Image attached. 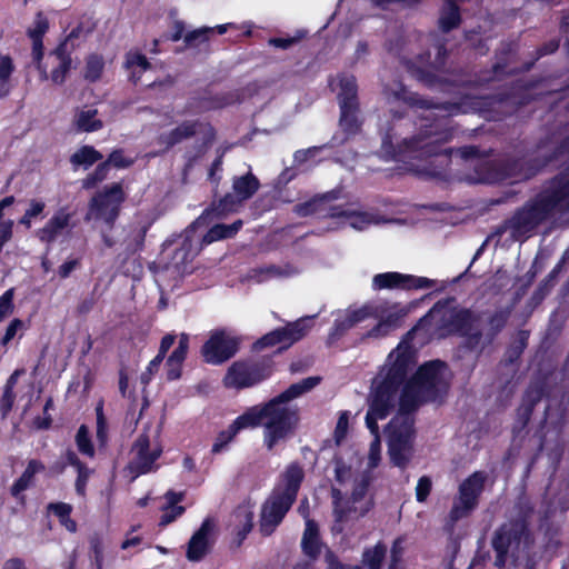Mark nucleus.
<instances>
[{
  "mask_svg": "<svg viewBox=\"0 0 569 569\" xmlns=\"http://www.w3.org/2000/svg\"><path fill=\"white\" fill-rule=\"evenodd\" d=\"M385 98L393 111L402 107L412 117H418V132L401 137L405 123H393L383 137L381 157L405 164L403 169L421 176L438 177L450 163V149L446 148L453 137L450 116L467 112L461 103L432 104L428 100L408 92L400 82L383 89Z\"/></svg>",
  "mask_w": 569,
  "mask_h": 569,
  "instance_id": "obj_1",
  "label": "nucleus"
},
{
  "mask_svg": "<svg viewBox=\"0 0 569 569\" xmlns=\"http://www.w3.org/2000/svg\"><path fill=\"white\" fill-rule=\"evenodd\" d=\"M425 395L370 393L368 399L369 410L366 416V425L371 433L379 432L378 420L386 419L396 405L399 406L398 413L387 428L388 453L391 462L399 468H405L411 458L415 430L410 412L419 406L422 401L421 397Z\"/></svg>",
  "mask_w": 569,
  "mask_h": 569,
  "instance_id": "obj_2",
  "label": "nucleus"
},
{
  "mask_svg": "<svg viewBox=\"0 0 569 569\" xmlns=\"http://www.w3.org/2000/svg\"><path fill=\"white\" fill-rule=\"evenodd\" d=\"M413 363L411 350L398 346L372 379L371 391H439L447 386L450 373L445 362H426L407 380Z\"/></svg>",
  "mask_w": 569,
  "mask_h": 569,
  "instance_id": "obj_3",
  "label": "nucleus"
},
{
  "mask_svg": "<svg viewBox=\"0 0 569 569\" xmlns=\"http://www.w3.org/2000/svg\"><path fill=\"white\" fill-rule=\"evenodd\" d=\"M569 210V180L565 177L551 181L538 197L509 219L505 228L515 240L526 238L553 212Z\"/></svg>",
  "mask_w": 569,
  "mask_h": 569,
  "instance_id": "obj_4",
  "label": "nucleus"
},
{
  "mask_svg": "<svg viewBox=\"0 0 569 569\" xmlns=\"http://www.w3.org/2000/svg\"><path fill=\"white\" fill-rule=\"evenodd\" d=\"M479 315L457 307L452 300L437 302L430 311L420 319L417 329H425L440 338L458 333L467 339L471 349L480 346Z\"/></svg>",
  "mask_w": 569,
  "mask_h": 569,
  "instance_id": "obj_5",
  "label": "nucleus"
},
{
  "mask_svg": "<svg viewBox=\"0 0 569 569\" xmlns=\"http://www.w3.org/2000/svg\"><path fill=\"white\" fill-rule=\"evenodd\" d=\"M338 192L331 191L298 204L295 211L300 217L317 216L328 219V230H339L347 226L362 231L381 222L377 213L359 210L353 204H333Z\"/></svg>",
  "mask_w": 569,
  "mask_h": 569,
  "instance_id": "obj_6",
  "label": "nucleus"
},
{
  "mask_svg": "<svg viewBox=\"0 0 569 569\" xmlns=\"http://www.w3.org/2000/svg\"><path fill=\"white\" fill-rule=\"evenodd\" d=\"M290 395L281 393L277 399L263 406L251 407L246 411L247 415L252 416V428L263 427V445L269 451L278 443L286 441L298 425L297 411L286 405Z\"/></svg>",
  "mask_w": 569,
  "mask_h": 569,
  "instance_id": "obj_7",
  "label": "nucleus"
},
{
  "mask_svg": "<svg viewBox=\"0 0 569 569\" xmlns=\"http://www.w3.org/2000/svg\"><path fill=\"white\" fill-rule=\"evenodd\" d=\"M492 545L497 553V567H505L509 561L515 566L525 563L529 569L535 566L533 539L523 521L502 525L496 532Z\"/></svg>",
  "mask_w": 569,
  "mask_h": 569,
  "instance_id": "obj_8",
  "label": "nucleus"
},
{
  "mask_svg": "<svg viewBox=\"0 0 569 569\" xmlns=\"http://www.w3.org/2000/svg\"><path fill=\"white\" fill-rule=\"evenodd\" d=\"M303 479V470L298 463L289 465L282 473L279 483L264 502L260 519V531L271 535L296 500Z\"/></svg>",
  "mask_w": 569,
  "mask_h": 569,
  "instance_id": "obj_9",
  "label": "nucleus"
},
{
  "mask_svg": "<svg viewBox=\"0 0 569 569\" xmlns=\"http://www.w3.org/2000/svg\"><path fill=\"white\" fill-rule=\"evenodd\" d=\"M369 483L370 477L367 472L356 478L348 500L342 498L340 490L332 489L335 521L331 530L335 535L351 528L355 521L371 509L372 501L366 496Z\"/></svg>",
  "mask_w": 569,
  "mask_h": 569,
  "instance_id": "obj_10",
  "label": "nucleus"
},
{
  "mask_svg": "<svg viewBox=\"0 0 569 569\" xmlns=\"http://www.w3.org/2000/svg\"><path fill=\"white\" fill-rule=\"evenodd\" d=\"M337 92L340 107V126L348 133H355L360 127L358 119V86L355 76L341 73L330 81Z\"/></svg>",
  "mask_w": 569,
  "mask_h": 569,
  "instance_id": "obj_11",
  "label": "nucleus"
},
{
  "mask_svg": "<svg viewBox=\"0 0 569 569\" xmlns=\"http://www.w3.org/2000/svg\"><path fill=\"white\" fill-rule=\"evenodd\" d=\"M488 478L486 471L479 470L472 472L460 483L458 495L449 512L452 522L468 517L477 508Z\"/></svg>",
  "mask_w": 569,
  "mask_h": 569,
  "instance_id": "obj_12",
  "label": "nucleus"
},
{
  "mask_svg": "<svg viewBox=\"0 0 569 569\" xmlns=\"http://www.w3.org/2000/svg\"><path fill=\"white\" fill-rule=\"evenodd\" d=\"M162 453V447L158 441H151L146 433L140 435L130 451V460L127 470L132 479L158 469L157 460Z\"/></svg>",
  "mask_w": 569,
  "mask_h": 569,
  "instance_id": "obj_13",
  "label": "nucleus"
},
{
  "mask_svg": "<svg viewBox=\"0 0 569 569\" xmlns=\"http://www.w3.org/2000/svg\"><path fill=\"white\" fill-rule=\"evenodd\" d=\"M124 200L122 188L114 183L94 196L89 204L86 220H100L111 226L119 214V209Z\"/></svg>",
  "mask_w": 569,
  "mask_h": 569,
  "instance_id": "obj_14",
  "label": "nucleus"
},
{
  "mask_svg": "<svg viewBox=\"0 0 569 569\" xmlns=\"http://www.w3.org/2000/svg\"><path fill=\"white\" fill-rule=\"evenodd\" d=\"M476 151L475 147H466L457 150L461 158L469 162V167L475 168V173L468 174L465 178L470 183H496L513 177L516 181L529 178L532 174V172H523L516 176L510 172L499 170L488 160L471 159L476 154Z\"/></svg>",
  "mask_w": 569,
  "mask_h": 569,
  "instance_id": "obj_15",
  "label": "nucleus"
},
{
  "mask_svg": "<svg viewBox=\"0 0 569 569\" xmlns=\"http://www.w3.org/2000/svg\"><path fill=\"white\" fill-rule=\"evenodd\" d=\"M239 343V338L231 331L216 330L202 346L201 355L206 362L221 365L236 355Z\"/></svg>",
  "mask_w": 569,
  "mask_h": 569,
  "instance_id": "obj_16",
  "label": "nucleus"
},
{
  "mask_svg": "<svg viewBox=\"0 0 569 569\" xmlns=\"http://www.w3.org/2000/svg\"><path fill=\"white\" fill-rule=\"evenodd\" d=\"M410 307L399 302H373V319L377 325L368 332L369 337L379 338L400 327Z\"/></svg>",
  "mask_w": 569,
  "mask_h": 569,
  "instance_id": "obj_17",
  "label": "nucleus"
},
{
  "mask_svg": "<svg viewBox=\"0 0 569 569\" xmlns=\"http://www.w3.org/2000/svg\"><path fill=\"white\" fill-rule=\"evenodd\" d=\"M270 372V366L266 363L236 362L229 368L224 385L234 389L250 388L269 377Z\"/></svg>",
  "mask_w": 569,
  "mask_h": 569,
  "instance_id": "obj_18",
  "label": "nucleus"
},
{
  "mask_svg": "<svg viewBox=\"0 0 569 569\" xmlns=\"http://www.w3.org/2000/svg\"><path fill=\"white\" fill-rule=\"evenodd\" d=\"M312 318H301L296 322L288 325L282 329H277L263 336L254 343V349L261 350L269 346L282 343L279 350L287 348L295 341L301 339L310 329Z\"/></svg>",
  "mask_w": 569,
  "mask_h": 569,
  "instance_id": "obj_19",
  "label": "nucleus"
},
{
  "mask_svg": "<svg viewBox=\"0 0 569 569\" xmlns=\"http://www.w3.org/2000/svg\"><path fill=\"white\" fill-rule=\"evenodd\" d=\"M34 62L40 71L41 79L47 80L50 78L54 83H62L71 68V58L67 53L64 44L50 52L44 63H41V60Z\"/></svg>",
  "mask_w": 569,
  "mask_h": 569,
  "instance_id": "obj_20",
  "label": "nucleus"
},
{
  "mask_svg": "<svg viewBox=\"0 0 569 569\" xmlns=\"http://www.w3.org/2000/svg\"><path fill=\"white\" fill-rule=\"evenodd\" d=\"M72 217L73 213L68 208L57 210L44 226L37 230V238L43 243L52 244L72 229Z\"/></svg>",
  "mask_w": 569,
  "mask_h": 569,
  "instance_id": "obj_21",
  "label": "nucleus"
},
{
  "mask_svg": "<svg viewBox=\"0 0 569 569\" xmlns=\"http://www.w3.org/2000/svg\"><path fill=\"white\" fill-rule=\"evenodd\" d=\"M214 522L208 518L191 536L187 547V558L190 561L201 560L210 550L213 542Z\"/></svg>",
  "mask_w": 569,
  "mask_h": 569,
  "instance_id": "obj_22",
  "label": "nucleus"
},
{
  "mask_svg": "<svg viewBox=\"0 0 569 569\" xmlns=\"http://www.w3.org/2000/svg\"><path fill=\"white\" fill-rule=\"evenodd\" d=\"M373 318V302L366 303L361 307H350L342 312H339L335 319L331 337L341 336L347 330L355 326Z\"/></svg>",
  "mask_w": 569,
  "mask_h": 569,
  "instance_id": "obj_23",
  "label": "nucleus"
},
{
  "mask_svg": "<svg viewBox=\"0 0 569 569\" xmlns=\"http://www.w3.org/2000/svg\"><path fill=\"white\" fill-rule=\"evenodd\" d=\"M189 335L181 333L177 348L170 353L164 363L167 380H177L181 377L183 362L189 350Z\"/></svg>",
  "mask_w": 569,
  "mask_h": 569,
  "instance_id": "obj_24",
  "label": "nucleus"
},
{
  "mask_svg": "<svg viewBox=\"0 0 569 569\" xmlns=\"http://www.w3.org/2000/svg\"><path fill=\"white\" fill-rule=\"evenodd\" d=\"M252 416L243 412L229 426L227 430L219 432L212 445L211 451L213 453L222 452L241 430L250 429L252 428Z\"/></svg>",
  "mask_w": 569,
  "mask_h": 569,
  "instance_id": "obj_25",
  "label": "nucleus"
},
{
  "mask_svg": "<svg viewBox=\"0 0 569 569\" xmlns=\"http://www.w3.org/2000/svg\"><path fill=\"white\" fill-rule=\"evenodd\" d=\"M302 552L310 559L316 560L322 548L318 525L312 519H307L306 528L301 539Z\"/></svg>",
  "mask_w": 569,
  "mask_h": 569,
  "instance_id": "obj_26",
  "label": "nucleus"
},
{
  "mask_svg": "<svg viewBox=\"0 0 569 569\" xmlns=\"http://www.w3.org/2000/svg\"><path fill=\"white\" fill-rule=\"evenodd\" d=\"M49 28L48 19L41 13H37L34 21L28 29V34L32 40L33 61H39L43 57L42 37Z\"/></svg>",
  "mask_w": 569,
  "mask_h": 569,
  "instance_id": "obj_27",
  "label": "nucleus"
},
{
  "mask_svg": "<svg viewBox=\"0 0 569 569\" xmlns=\"http://www.w3.org/2000/svg\"><path fill=\"white\" fill-rule=\"evenodd\" d=\"M151 68L147 57L139 50H130L126 54L124 69L132 82H138L143 72Z\"/></svg>",
  "mask_w": 569,
  "mask_h": 569,
  "instance_id": "obj_28",
  "label": "nucleus"
},
{
  "mask_svg": "<svg viewBox=\"0 0 569 569\" xmlns=\"http://www.w3.org/2000/svg\"><path fill=\"white\" fill-rule=\"evenodd\" d=\"M174 341L176 336L172 333H168L161 339L158 355L149 362L146 371L141 375L142 382L147 383L151 377L159 371L167 352Z\"/></svg>",
  "mask_w": 569,
  "mask_h": 569,
  "instance_id": "obj_29",
  "label": "nucleus"
},
{
  "mask_svg": "<svg viewBox=\"0 0 569 569\" xmlns=\"http://www.w3.org/2000/svg\"><path fill=\"white\" fill-rule=\"evenodd\" d=\"M405 290H427L442 292L448 287L445 280H436L427 277L403 274Z\"/></svg>",
  "mask_w": 569,
  "mask_h": 569,
  "instance_id": "obj_30",
  "label": "nucleus"
},
{
  "mask_svg": "<svg viewBox=\"0 0 569 569\" xmlns=\"http://www.w3.org/2000/svg\"><path fill=\"white\" fill-rule=\"evenodd\" d=\"M508 316V311L499 310L489 318L485 332L479 330L481 333L480 346L475 350H481L492 341L493 337L505 327Z\"/></svg>",
  "mask_w": 569,
  "mask_h": 569,
  "instance_id": "obj_31",
  "label": "nucleus"
},
{
  "mask_svg": "<svg viewBox=\"0 0 569 569\" xmlns=\"http://www.w3.org/2000/svg\"><path fill=\"white\" fill-rule=\"evenodd\" d=\"M164 498L167 505L163 508V513L160 519V526H167L171 523L184 512V508L182 506H178V503L181 502L183 499V493L168 491Z\"/></svg>",
  "mask_w": 569,
  "mask_h": 569,
  "instance_id": "obj_32",
  "label": "nucleus"
},
{
  "mask_svg": "<svg viewBox=\"0 0 569 569\" xmlns=\"http://www.w3.org/2000/svg\"><path fill=\"white\" fill-rule=\"evenodd\" d=\"M44 465L38 460H30L23 473L14 481L11 487V495L19 497V495L29 488L36 473L42 471Z\"/></svg>",
  "mask_w": 569,
  "mask_h": 569,
  "instance_id": "obj_33",
  "label": "nucleus"
},
{
  "mask_svg": "<svg viewBox=\"0 0 569 569\" xmlns=\"http://www.w3.org/2000/svg\"><path fill=\"white\" fill-rule=\"evenodd\" d=\"M258 188L259 181L251 173H247L233 180V192L239 201H243L251 198L256 193Z\"/></svg>",
  "mask_w": 569,
  "mask_h": 569,
  "instance_id": "obj_34",
  "label": "nucleus"
},
{
  "mask_svg": "<svg viewBox=\"0 0 569 569\" xmlns=\"http://www.w3.org/2000/svg\"><path fill=\"white\" fill-rule=\"evenodd\" d=\"M198 126L199 123L196 121H186L168 134H162L160 140L166 146V149H168L171 146L196 133Z\"/></svg>",
  "mask_w": 569,
  "mask_h": 569,
  "instance_id": "obj_35",
  "label": "nucleus"
},
{
  "mask_svg": "<svg viewBox=\"0 0 569 569\" xmlns=\"http://www.w3.org/2000/svg\"><path fill=\"white\" fill-rule=\"evenodd\" d=\"M242 227V221L237 220L231 224H216L209 229L203 237V243L209 244L214 241L233 237Z\"/></svg>",
  "mask_w": 569,
  "mask_h": 569,
  "instance_id": "obj_36",
  "label": "nucleus"
},
{
  "mask_svg": "<svg viewBox=\"0 0 569 569\" xmlns=\"http://www.w3.org/2000/svg\"><path fill=\"white\" fill-rule=\"evenodd\" d=\"M102 159V154L91 146L79 148L70 158V162L74 168L82 167L84 169Z\"/></svg>",
  "mask_w": 569,
  "mask_h": 569,
  "instance_id": "obj_37",
  "label": "nucleus"
},
{
  "mask_svg": "<svg viewBox=\"0 0 569 569\" xmlns=\"http://www.w3.org/2000/svg\"><path fill=\"white\" fill-rule=\"evenodd\" d=\"M408 4L417 2L418 0H405ZM460 22V16L458 7L452 2V0H448L446 7L442 9L439 24L443 31H449L452 28L457 27Z\"/></svg>",
  "mask_w": 569,
  "mask_h": 569,
  "instance_id": "obj_38",
  "label": "nucleus"
},
{
  "mask_svg": "<svg viewBox=\"0 0 569 569\" xmlns=\"http://www.w3.org/2000/svg\"><path fill=\"white\" fill-rule=\"evenodd\" d=\"M372 287L376 290L381 289H403L405 281L403 273L400 272H385L373 277Z\"/></svg>",
  "mask_w": 569,
  "mask_h": 569,
  "instance_id": "obj_39",
  "label": "nucleus"
},
{
  "mask_svg": "<svg viewBox=\"0 0 569 569\" xmlns=\"http://www.w3.org/2000/svg\"><path fill=\"white\" fill-rule=\"evenodd\" d=\"M194 252L192 251L191 240L186 237L181 247L176 250L172 258V264L179 272L188 271V263L193 259Z\"/></svg>",
  "mask_w": 569,
  "mask_h": 569,
  "instance_id": "obj_40",
  "label": "nucleus"
},
{
  "mask_svg": "<svg viewBox=\"0 0 569 569\" xmlns=\"http://www.w3.org/2000/svg\"><path fill=\"white\" fill-rule=\"evenodd\" d=\"M97 110L92 108L80 110L76 114L77 128L81 131L91 132L102 128V122L96 118Z\"/></svg>",
  "mask_w": 569,
  "mask_h": 569,
  "instance_id": "obj_41",
  "label": "nucleus"
},
{
  "mask_svg": "<svg viewBox=\"0 0 569 569\" xmlns=\"http://www.w3.org/2000/svg\"><path fill=\"white\" fill-rule=\"evenodd\" d=\"M387 548L381 542H378L375 547L367 549L362 556V566L368 569H380Z\"/></svg>",
  "mask_w": 569,
  "mask_h": 569,
  "instance_id": "obj_42",
  "label": "nucleus"
},
{
  "mask_svg": "<svg viewBox=\"0 0 569 569\" xmlns=\"http://www.w3.org/2000/svg\"><path fill=\"white\" fill-rule=\"evenodd\" d=\"M13 64L9 57L0 56V99L4 98L11 89L10 77Z\"/></svg>",
  "mask_w": 569,
  "mask_h": 569,
  "instance_id": "obj_43",
  "label": "nucleus"
},
{
  "mask_svg": "<svg viewBox=\"0 0 569 569\" xmlns=\"http://www.w3.org/2000/svg\"><path fill=\"white\" fill-rule=\"evenodd\" d=\"M104 61L101 56H89L86 62L84 78L90 81L98 80L102 73Z\"/></svg>",
  "mask_w": 569,
  "mask_h": 569,
  "instance_id": "obj_44",
  "label": "nucleus"
},
{
  "mask_svg": "<svg viewBox=\"0 0 569 569\" xmlns=\"http://www.w3.org/2000/svg\"><path fill=\"white\" fill-rule=\"evenodd\" d=\"M76 443L78 450L82 455L88 456L90 458L94 456V448L89 438L88 428L84 425L80 426V428L78 429V432L76 435Z\"/></svg>",
  "mask_w": 569,
  "mask_h": 569,
  "instance_id": "obj_45",
  "label": "nucleus"
},
{
  "mask_svg": "<svg viewBox=\"0 0 569 569\" xmlns=\"http://www.w3.org/2000/svg\"><path fill=\"white\" fill-rule=\"evenodd\" d=\"M373 436V440L370 443L369 452H368V461L367 469L368 471L375 469L380 460H381V441L379 432L371 433Z\"/></svg>",
  "mask_w": 569,
  "mask_h": 569,
  "instance_id": "obj_46",
  "label": "nucleus"
},
{
  "mask_svg": "<svg viewBox=\"0 0 569 569\" xmlns=\"http://www.w3.org/2000/svg\"><path fill=\"white\" fill-rule=\"evenodd\" d=\"M213 33V28L203 27L196 29L193 31H190L184 34V42L188 46H197L200 42H204L208 40L209 34Z\"/></svg>",
  "mask_w": 569,
  "mask_h": 569,
  "instance_id": "obj_47",
  "label": "nucleus"
},
{
  "mask_svg": "<svg viewBox=\"0 0 569 569\" xmlns=\"http://www.w3.org/2000/svg\"><path fill=\"white\" fill-rule=\"evenodd\" d=\"M13 298H14V290L12 288L8 289L1 297H0V322L11 315L13 312Z\"/></svg>",
  "mask_w": 569,
  "mask_h": 569,
  "instance_id": "obj_48",
  "label": "nucleus"
},
{
  "mask_svg": "<svg viewBox=\"0 0 569 569\" xmlns=\"http://www.w3.org/2000/svg\"><path fill=\"white\" fill-rule=\"evenodd\" d=\"M348 425H349V412L343 411L340 413L338 421H337L336 429H335L333 436H335V441L337 445H340L341 441L345 439V437L347 435V430H348Z\"/></svg>",
  "mask_w": 569,
  "mask_h": 569,
  "instance_id": "obj_49",
  "label": "nucleus"
},
{
  "mask_svg": "<svg viewBox=\"0 0 569 569\" xmlns=\"http://www.w3.org/2000/svg\"><path fill=\"white\" fill-rule=\"evenodd\" d=\"M97 411V439L100 446L107 442V425L102 412V405L99 403L96 408Z\"/></svg>",
  "mask_w": 569,
  "mask_h": 569,
  "instance_id": "obj_50",
  "label": "nucleus"
},
{
  "mask_svg": "<svg viewBox=\"0 0 569 569\" xmlns=\"http://www.w3.org/2000/svg\"><path fill=\"white\" fill-rule=\"evenodd\" d=\"M107 162H109V166L122 169L130 167L134 162V159L126 157L121 150H116L109 156Z\"/></svg>",
  "mask_w": 569,
  "mask_h": 569,
  "instance_id": "obj_51",
  "label": "nucleus"
},
{
  "mask_svg": "<svg viewBox=\"0 0 569 569\" xmlns=\"http://www.w3.org/2000/svg\"><path fill=\"white\" fill-rule=\"evenodd\" d=\"M432 482L428 476H422L417 483L416 487V498L419 502L426 501L430 491H431Z\"/></svg>",
  "mask_w": 569,
  "mask_h": 569,
  "instance_id": "obj_52",
  "label": "nucleus"
},
{
  "mask_svg": "<svg viewBox=\"0 0 569 569\" xmlns=\"http://www.w3.org/2000/svg\"><path fill=\"white\" fill-rule=\"evenodd\" d=\"M77 473L78 476L74 485L76 491L79 496L83 497L86 495L87 482L92 473V470L84 466L83 468L77 470Z\"/></svg>",
  "mask_w": 569,
  "mask_h": 569,
  "instance_id": "obj_53",
  "label": "nucleus"
},
{
  "mask_svg": "<svg viewBox=\"0 0 569 569\" xmlns=\"http://www.w3.org/2000/svg\"><path fill=\"white\" fill-rule=\"evenodd\" d=\"M321 378L319 376L308 377L300 382L292 383L287 391H309L319 386Z\"/></svg>",
  "mask_w": 569,
  "mask_h": 569,
  "instance_id": "obj_54",
  "label": "nucleus"
},
{
  "mask_svg": "<svg viewBox=\"0 0 569 569\" xmlns=\"http://www.w3.org/2000/svg\"><path fill=\"white\" fill-rule=\"evenodd\" d=\"M237 517H241L242 520V529L238 532V536H239V542L238 545L241 543V541L246 538V536L251 531L252 529V519H253V516H252V512L248 511V510H242L241 512H239L237 515Z\"/></svg>",
  "mask_w": 569,
  "mask_h": 569,
  "instance_id": "obj_55",
  "label": "nucleus"
},
{
  "mask_svg": "<svg viewBox=\"0 0 569 569\" xmlns=\"http://www.w3.org/2000/svg\"><path fill=\"white\" fill-rule=\"evenodd\" d=\"M108 169H109V162L104 161V162L100 163L97 167L94 173L84 180V186L91 187L96 182L103 180L107 176Z\"/></svg>",
  "mask_w": 569,
  "mask_h": 569,
  "instance_id": "obj_56",
  "label": "nucleus"
},
{
  "mask_svg": "<svg viewBox=\"0 0 569 569\" xmlns=\"http://www.w3.org/2000/svg\"><path fill=\"white\" fill-rule=\"evenodd\" d=\"M403 538H398L395 540L391 548V565L389 569H398V562L400 561L403 553Z\"/></svg>",
  "mask_w": 569,
  "mask_h": 569,
  "instance_id": "obj_57",
  "label": "nucleus"
},
{
  "mask_svg": "<svg viewBox=\"0 0 569 569\" xmlns=\"http://www.w3.org/2000/svg\"><path fill=\"white\" fill-rule=\"evenodd\" d=\"M91 550L93 553V562L97 569H102L103 567V547L101 541L98 538L91 540Z\"/></svg>",
  "mask_w": 569,
  "mask_h": 569,
  "instance_id": "obj_58",
  "label": "nucleus"
},
{
  "mask_svg": "<svg viewBox=\"0 0 569 569\" xmlns=\"http://www.w3.org/2000/svg\"><path fill=\"white\" fill-rule=\"evenodd\" d=\"M48 509L53 512L59 518V520L69 517L72 511L71 505L64 502L50 503Z\"/></svg>",
  "mask_w": 569,
  "mask_h": 569,
  "instance_id": "obj_59",
  "label": "nucleus"
},
{
  "mask_svg": "<svg viewBox=\"0 0 569 569\" xmlns=\"http://www.w3.org/2000/svg\"><path fill=\"white\" fill-rule=\"evenodd\" d=\"M22 328V321L19 319H14L10 322L8 326L6 333L2 338V345H7L9 341H11L14 336L17 335L18 330Z\"/></svg>",
  "mask_w": 569,
  "mask_h": 569,
  "instance_id": "obj_60",
  "label": "nucleus"
},
{
  "mask_svg": "<svg viewBox=\"0 0 569 569\" xmlns=\"http://www.w3.org/2000/svg\"><path fill=\"white\" fill-rule=\"evenodd\" d=\"M297 272L298 271L296 269L290 267L280 268L272 266L266 269V273L268 277H289Z\"/></svg>",
  "mask_w": 569,
  "mask_h": 569,
  "instance_id": "obj_61",
  "label": "nucleus"
},
{
  "mask_svg": "<svg viewBox=\"0 0 569 569\" xmlns=\"http://www.w3.org/2000/svg\"><path fill=\"white\" fill-rule=\"evenodd\" d=\"M44 208L46 204L43 201L33 199L30 201L29 208L26 210V213L28 214V217L36 218L43 212Z\"/></svg>",
  "mask_w": 569,
  "mask_h": 569,
  "instance_id": "obj_62",
  "label": "nucleus"
},
{
  "mask_svg": "<svg viewBox=\"0 0 569 569\" xmlns=\"http://www.w3.org/2000/svg\"><path fill=\"white\" fill-rule=\"evenodd\" d=\"M325 561L328 569H346L330 549H327L325 552Z\"/></svg>",
  "mask_w": 569,
  "mask_h": 569,
  "instance_id": "obj_63",
  "label": "nucleus"
},
{
  "mask_svg": "<svg viewBox=\"0 0 569 569\" xmlns=\"http://www.w3.org/2000/svg\"><path fill=\"white\" fill-rule=\"evenodd\" d=\"M2 569H26V563L23 559L12 557L4 561Z\"/></svg>",
  "mask_w": 569,
  "mask_h": 569,
  "instance_id": "obj_64",
  "label": "nucleus"
}]
</instances>
